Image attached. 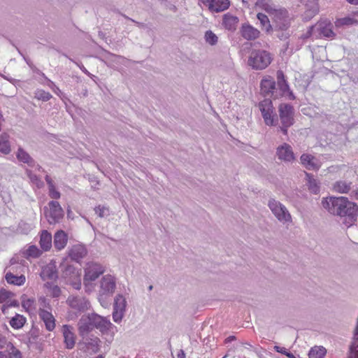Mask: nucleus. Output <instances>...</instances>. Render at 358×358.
<instances>
[{
    "mask_svg": "<svg viewBox=\"0 0 358 358\" xmlns=\"http://www.w3.org/2000/svg\"><path fill=\"white\" fill-rule=\"evenodd\" d=\"M352 182L339 180L334 183V189L341 194L348 193L351 189Z\"/></svg>",
    "mask_w": 358,
    "mask_h": 358,
    "instance_id": "nucleus-27",
    "label": "nucleus"
},
{
    "mask_svg": "<svg viewBox=\"0 0 358 358\" xmlns=\"http://www.w3.org/2000/svg\"><path fill=\"white\" fill-rule=\"evenodd\" d=\"M40 316L43 320L47 330L52 331L55 327V319L52 315L46 310H42Z\"/></svg>",
    "mask_w": 358,
    "mask_h": 358,
    "instance_id": "nucleus-24",
    "label": "nucleus"
},
{
    "mask_svg": "<svg viewBox=\"0 0 358 358\" xmlns=\"http://www.w3.org/2000/svg\"><path fill=\"white\" fill-rule=\"evenodd\" d=\"M40 276L43 280H55L58 278L56 266L54 264H49L42 268Z\"/></svg>",
    "mask_w": 358,
    "mask_h": 358,
    "instance_id": "nucleus-18",
    "label": "nucleus"
},
{
    "mask_svg": "<svg viewBox=\"0 0 358 358\" xmlns=\"http://www.w3.org/2000/svg\"><path fill=\"white\" fill-rule=\"evenodd\" d=\"M80 69L82 70V71L83 73H85V74H87V76H92V75L83 66H80Z\"/></svg>",
    "mask_w": 358,
    "mask_h": 358,
    "instance_id": "nucleus-61",
    "label": "nucleus"
},
{
    "mask_svg": "<svg viewBox=\"0 0 358 358\" xmlns=\"http://www.w3.org/2000/svg\"><path fill=\"white\" fill-rule=\"evenodd\" d=\"M275 31V36L281 41H286L290 36L289 30H274Z\"/></svg>",
    "mask_w": 358,
    "mask_h": 358,
    "instance_id": "nucleus-44",
    "label": "nucleus"
},
{
    "mask_svg": "<svg viewBox=\"0 0 358 358\" xmlns=\"http://www.w3.org/2000/svg\"><path fill=\"white\" fill-rule=\"evenodd\" d=\"M101 341L97 337L91 338L86 343L87 348L93 353H96L99 350V344Z\"/></svg>",
    "mask_w": 358,
    "mask_h": 358,
    "instance_id": "nucleus-34",
    "label": "nucleus"
},
{
    "mask_svg": "<svg viewBox=\"0 0 358 358\" xmlns=\"http://www.w3.org/2000/svg\"><path fill=\"white\" fill-rule=\"evenodd\" d=\"M206 4L211 12H222L227 10L230 5L229 0H206Z\"/></svg>",
    "mask_w": 358,
    "mask_h": 358,
    "instance_id": "nucleus-16",
    "label": "nucleus"
},
{
    "mask_svg": "<svg viewBox=\"0 0 358 358\" xmlns=\"http://www.w3.org/2000/svg\"><path fill=\"white\" fill-rule=\"evenodd\" d=\"M96 214L100 217H106L110 215L109 208L104 206H98L94 208Z\"/></svg>",
    "mask_w": 358,
    "mask_h": 358,
    "instance_id": "nucleus-40",
    "label": "nucleus"
},
{
    "mask_svg": "<svg viewBox=\"0 0 358 358\" xmlns=\"http://www.w3.org/2000/svg\"><path fill=\"white\" fill-rule=\"evenodd\" d=\"M68 241L67 234L62 230L57 231L54 236V246L58 250H61L64 248Z\"/></svg>",
    "mask_w": 358,
    "mask_h": 358,
    "instance_id": "nucleus-22",
    "label": "nucleus"
},
{
    "mask_svg": "<svg viewBox=\"0 0 358 358\" xmlns=\"http://www.w3.org/2000/svg\"><path fill=\"white\" fill-rule=\"evenodd\" d=\"M319 11V7L317 3H313L310 8L306 10L305 13V18H310L315 15Z\"/></svg>",
    "mask_w": 358,
    "mask_h": 358,
    "instance_id": "nucleus-42",
    "label": "nucleus"
},
{
    "mask_svg": "<svg viewBox=\"0 0 358 358\" xmlns=\"http://www.w3.org/2000/svg\"><path fill=\"white\" fill-rule=\"evenodd\" d=\"M204 37L206 43L210 45H215L217 43V36L210 30L206 31Z\"/></svg>",
    "mask_w": 358,
    "mask_h": 358,
    "instance_id": "nucleus-38",
    "label": "nucleus"
},
{
    "mask_svg": "<svg viewBox=\"0 0 358 358\" xmlns=\"http://www.w3.org/2000/svg\"><path fill=\"white\" fill-rule=\"evenodd\" d=\"M10 348L8 350V358H22L21 352L13 344H9Z\"/></svg>",
    "mask_w": 358,
    "mask_h": 358,
    "instance_id": "nucleus-41",
    "label": "nucleus"
},
{
    "mask_svg": "<svg viewBox=\"0 0 358 358\" xmlns=\"http://www.w3.org/2000/svg\"><path fill=\"white\" fill-rule=\"evenodd\" d=\"M49 208H45V216L50 224H55L60 222L64 216V210L59 202L51 201L48 203Z\"/></svg>",
    "mask_w": 358,
    "mask_h": 358,
    "instance_id": "nucleus-10",
    "label": "nucleus"
},
{
    "mask_svg": "<svg viewBox=\"0 0 358 358\" xmlns=\"http://www.w3.org/2000/svg\"><path fill=\"white\" fill-rule=\"evenodd\" d=\"M0 358H8V355L5 351H0Z\"/></svg>",
    "mask_w": 358,
    "mask_h": 358,
    "instance_id": "nucleus-60",
    "label": "nucleus"
},
{
    "mask_svg": "<svg viewBox=\"0 0 358 358\" xmlns=\"http://www.w3.org/2000/svg\"><path fill=\"white\" fill-rule=\"evenodd\" d=\"M72 330L73 328L71 326L66 324L62 326L64 341L67 349H72L76 343L75 336Z\"/></svg>",
    "mask_w": 358,
    "mask_h": 358,
    "instance_id": "nucleus-17",
    "label": "nucleus"
},
{
    "mask_svg": "<svg viewBox=\"0 0 358 358\" xmlns=\"http://www.w3.org/2000/svg\"><path fill=\"white\" fill-rule=\"evenodd\" d=\"M45 180L48 185V189L49 188H52L53 187H55V184L53 182V180H52V178L49 176H46L45 177Z\"/></svg>",
    "mask_w": 358,
    "mask_h": 358,
    "instance_id": "nucleus-51",
    "label": "nucleus"
},
{
    "mask_svg": "<svg viewBox=\"0 0 358 358\" xmlns=\"http://www.w3.org/2000/svg\"><path fill=\"white\" fill-rule=\"evenodd\" d=\"M278 113L281 123L279 129L284 135H287L288 128L294 123V108L289 103H282L278 106Z\"/></svg>",
    "mask_w": 358,
    "mask_h": 358,
    "instance_id": "nucleus-5",
    "label": "nucleus"
},
{
    "mask_svg": "<svg viewBox=\"0 0 358 358\" xmlns=\"http://www.w3.org/2000/svg\"><path fill=\"white\" fill-rule=\"evenodd\" d=\"M105 271L104 267L98 263L90 262L85 268L83 282L87 286L90 282L96 280Z\"/></svg>",
    "mask_w": 358,
    "mask_h": 358,
    "instance_id": "nucleus-11",
    "label": "nucleus"
},
{
    "mask_svg": "<svg viewBox=\"0 0 358 358\" xmlns=\"http://www.w3.org/2000/svg\"><path fill=\"white\" fill-rule=\"evenodd\" d=\"M111 326L112 323L109 320L95 313L83 315L78 322V332L83 338L95 328L105 332L108 331Z\"/></svg>",
    "mask_w": 358,
    "mask_h": 358,
    "instance_id": "nucleus-3",
    "label": "nucleus"
},
{
    "mask_svg": "<svg viewBox=\"0 0 358 358\" xmlns=\"http://www.w3.org/2000/svg\"><path fill=\"white\" fill-rule=\"evenodd\" d=\"M49 196L54 199H58L60 198V192H58L55 187H53L52 188H49Z\"/></svg>",
    "mask_w": 358,
    "mask_h": 358,
    "instance_id": "nucleus-47",
    "label": "nucleus"
},
{
    "mask_svg": "<svg viewBox=\"0 0 358 358\" xmlns=\"http://www.w3.org/2000/svg\"><path fill=\"white\" fill-rule=\"evenodd\" d=\"M60 292V289L57 286H55L54 288V296H57L59 293Z\"/></svg>",
    "mask_w": 358,
    "mask_h": 358,
    "instance_id": "nucleus-63",
    "label": "nucleus"
},
{
    "mask_svg": "<svg viewBox=\"0 0 358 358\" xmlns=\"http://www.w3.org/2000/svg\"><path fill=\"white\" fill-rule=\"evenodd\" d=\"M25 173L29 179L30 182L33 185H36L38 189H41L44 186L43 182L37 175L34 174L32 171L26 169Z\"/></svg>",
    "mask_w": 358,
    "mask_h": 358,
    "instance_id": "nucleus-29",
    "label": "nucleus"
},
{
    "mask_svg": "<svg viewBox=\"0 0 358 358\" xmlns=\"http://www.w3.org/2000/svg\"><path fill=\"white\" fill-rule=\"evenodd\" d=\"M127 301L122 294H117L114 300L113 319L115 322L119 323L124 317Z\"/></svg>",
    "mask_w": 358,
    "mask_h": 358,
    "instance_id": "nucleus-12",
    "label": "nucleus"
},
{
    "mask_svg": "<svg viewBox=\"0 0 358 358\" xmlns=\"http://www.w3.org/2000/svg\"><path fill=\"white\" fill-rule=\"evenodd\" d=\"M14 296V294L5 289H0V303H4L6 300L10 299Z\"/></svg>",
    "mask_w": 358,
    "mask_h": 358,
    "instance_id": "nucleus-43",
    "label": "nucleus"
},
{
    "mask_svg": "<svg viewBox=\"0 0 358 358\" xmlns=\"http://www.w3.org/2000/svg\"><path fill=\"white\" fill-rule=\"evenodd\" d=\"M36 337H37V336H36V335H35V334H34V331H30V332L29 333V341H28V342H29V343H33V342L35 341V339H36Z\"/></svg>",
    "mask_w": 358,
    "mask_h": 358,
    "instance_id": "nucleus-53",
    "label": "nucleus"
},
{
    "mask_svg": "<svg viewBox=\"0 0 358 358\" xmlns=\"http://www.w3.org/2000/svg\"><path fill=\"white\" fill-rule=\"evenodd\" d=\"M9 344L13 343L8 341L7 338L4 336L0 334V349L6 348L7 350H8L10 348V345Z\"/></svg>",
    "mask_w": 358,
    "mask_h": 358,
    "instance_id": "nucleus-46",
    "label": "nucleus"
},
{
    "mask_svg": "<svg viewBox=\"0 0 358 358\" xmlns=\"http://www.w3.org/2000/svg\"><path fill=\"white\" fill-rule=\"evenodd\" d=\"M40 245L43 250L47 251L52 246V236L46 230H43L41 234Z\"/></svg>",
    "mask_w": 358,
    "mask_h": 358,
    "instance_id": "nucleus-25",
    "label": "nucleus"
},
{
    "mask_svg": "<svg viewBox=\"0 0 358 358\" xmlns=\"http://www.w3.org/2000/svg\"><path fill=\"white\" fill-rule=\"evenodd\" d=\"M357 20L350 17H343L339 19L336 22V26H343V25H352L357 24Z\"/></svg>",
    "mask_w": 358,
    "mask_h": 358,
    "instance_id": "nucleus-39",
    "label": "nucleus"
},
{
    "mask_svg": "<svg viewBox=\"0 0 358 358\" xmlns=\"http://www.w3.org/2000/svg\"><path fill=\"white\" fill-rule=\"evenodd\" d=\"M66 303L72 310L79 314L85 313L91 308L90 301L83 296L70 295L66 300Z\"/></svg>",
    "mask_w": 358,
    "mask_h": 358,
    "instance_id": "nucleus-9",
    "label": "nucleus"
},
{
    "mask_svg": "<svg viewBox=\"0 0 358 358\" xmlns=\"http://www.w3.org/2000/svg\"><path fill=\"white\" fill-rule=\"evenodd\" d=\"M34 98L43 101H48L52 98V95L43 90H37L34 92Z\"/></svg>",
    "mask_w": 358,
    "mask_h": 358,
    "instance_id": "nucleus-36",
    "label": "nucleus"
},
{
    "mask_svg": "<svg viewBox=\"0 0 358 358\" xmlns=\"http://www.w3.org/2000/svg\"><path fill=\"white\" fill-rule=\"evenodd\" d=\"M276 155L280 160L285 162H291L295 159L292 147L286 143L278 147Z\"/></svg>",
    "mask_w": 358,
    "mask_h": 358,
    "instance_id": "nucleus-14",
    "label": "nucleus"
},
{
    "mask_svg": "<svg viewBox=\"0 0 358 358\" xmlns=\"http://www.w3.org/2000/svg\"><path fill=\"white\" fill-rule=\"evenodd\" d=\"M241 36L248 41L255 40L259 36L260 31L252 25L244 23L240 29Z\"/></svg>",
    "mask_w": 358,
    "mask_h": 358,
    "instance_id": "nucleus-15",
    "label": "nucleus"
},
{
    "mask_svg": "<svg viewBox=\"0 0 358 358\" xmlns=\"http://www.w3.org/2000/svg\"><path fill=\"white\" fill-rule=\"evenodd\" d=\"M7 80H8L9 82H10L11 83H13V85H16L17 83H18L20 82V80H16V79H14V78H7V77H4Z\"/></svg>",
    "mask_w": 358,
    "mask_h": 358,
    "instance_id": "nucleus-58",
    "label": "nucleus"
},
{
    "mask_svg": "<svg viewBox=\"0 0 358 358\" xmlns=\"http://www.w3.org/2000/svg\"><path fill=\"white\" fill-rule=\"evenodd\" d=\"M78 281L77 282H71V283L72 284V285L73 286V287L76 289H80V287H81V282H80V279L79 278V277L78 278Z\"/></svg>",
    "mask_w": 358,
    "mask_h": 358,
    "instance_id": "nucleus-54",
    "label": "nucleus"
},
{
    "mask_svg": "<svg viewBox=\"0 0 358 358\" xmlns=\"http://www.w3.org/2000/svg\"><path fill=\"white\" fill-rule=\"evenodd\" d=\"M62 276L65 278L71 279L73 277L78 278L79 275L78 271L73 266L66 265L62 271Z\"/></svg>",
    "mask_w": 358,
    "mask_h": 358,
    "instance_id": "nucleus-33",
    "label": "nucleus"
},
{
    "mask_svg": "<svg viewBox=\"0 0 358 358\" xmlns=\"http://www.w3.org/2000/svg\"><path fill=\"white\" fill-rule=\"evenodd\" d=\"M327 353V350L322 346L312 348L308 353L309 358H323Z\"/></svg>",
    "mask_w": 358,
    "mask_h": 358,
    "instance_id": "nucleus-30",
    "label": "nucleus"
},
{
    "mask_svg": "<svg viewBox=\"0 0 358 358\" xmlns=\"http://www.w3.org/2000/svg\"><path fill=\"white\" fill-rule=\"evenodd\" d=\"M87 255V250L83 245H73L69 252L70 258L78 262L81 259L85 257Z\"/></svg>",
    "mask_w": 358,
    "mask_h": 358,
    "instance_id": "nucleus-19",
    "label": "nucleus"
},
{
    "mask_svg": "<svg viewBox=\"0 0 358 358\" xmlns=\"http://www.w3.org/2000/svg\"><path fill=\"white\" fill-rule=\"evenodd\" d=\"M16 157L20 162L27 164L30 167H35L36 161L23 148H19L17 149Z\"/></svg>",
    "mask_w": 358,
    "mask_h": 358,
    "instance_id": "nucleus-23",
    "label": "nucleus"
},
{
    "mask_svg": "<svg viewBox=\"0 0 358 358\" xmlns=\"http://www.w3.org/2000/svg\"><path fill=\"white\" fill-rule=\"evenodd\" d=\"M177 358H185V352L182 350H180L178 355H177Z\"/></svg>",
    "mask_w": 358,
    "mask_h": 358,
    "instance_id": "nucleus-59",
    "label": "nucleus"
},
{
    "mask_svg": "<svg viewBox=\"0 0 358 358\" xmlns=\"http://www.w3.org/2000/svg\"><path fill=\"white\" fill-rule=\"evenodd\" d=\"M316 34V31H315V27L313 25V26H311L309 27L307 32L303 35V38H309L310 36H311L313 34Z\"/></svg>",
    "mask_w": 358,
    "mask_h": 358,
    "instance_id": "nucleus-49",
    "label": "nucleus"
},
{
    "mask_svg": "<svg viewBox=\"0 0 358 358\" xmlns=\"http://www.w3.org/2000/svg\"><path fill=\"white\" fill-rule=\"evenodd\" d=\"M9 135L3 133L0 136V152L4 155L10 152V145L9 143Z\"/></svg>",
    "mask_w": 358,
    "mask_h": 358,
    "instance_id": "nucleus-26",
    "label": "nucleus"
},
{
    "mask_svg": "<svg viewBox=\"0 0 358 358\" xmlns=\"http://www.w3.org/2000/svg\"><path fill=\"white\" fill-rule=\"evenodd\" d=\"M6 280L9 284L22 285L25 282V277L23 275L18 276L15 275L11 273H7L6 275Z\"/></svg>",
    "mask_w": 358,
    "mask_h": 358,
    "instance_id": "nucleus-28",
    "label": "nucleus"
},
{
    "mask_svg": "<svg viewBox=\"0 0 358 358\" xmlns=\"http://www.w3.org/2000/svg\"><path fill=\"white\" fill-rule=\"evenodd\" d=\"M300 160L301 163L308 170H317L320 168L317 160L311 155L303 154Z\"/></svg>",
    "mask_w": 358,
    "mask_h": 358,
    "instance_id": "nucleus-21",
    "label": "nucleus"
},
{
    "mask_svg": "<svg viewBox=\"0 0 358 358\" xmlns=\"http://www.w3.org/2000/svg\"><path fill=\"white\" fill-rule=\"evenodd\" d=\"M290 27L289 19H285L283 20H277V22H274V28L273 30H289Z\"/></svg>",
    "mask_w": 358,
    "mask_h": 358,
    "instance_id": "nucleus-35",
    "label": "nucleus"
},
{
    "mask_svg": "<svg viewBox=\"0 0 358 358\" xmlns=\"http://www.w3.org/2000/svg\"><path fill=\"white\" fill-rule=\"evenodd\" d=\"M25 322L26 318L24 316L19 314H16V315L12 317L10 320V326L15 329L22 328L25 324Z\"/></svg>",
    "mask_w": 358,
    "mask_h": 358,
    "instance_id": "nucleus-31",
    "label": "nucleus"
},
{
    "mask_svg": "<svg viewBox=\"0 0 358 358\" xmlns=\"http://www.w3.org/2000/svg\"><path fill=\"white\" fill-rule=\"evenodd\" d=\"M286 356L289 358H296V357L290 352H286Z\"/></svg>",
    "mask_w": 358,
    "mask_h": 358,
    "instance_id": "nucleus-64",
    "label": "nucleus"
},
{
    "mask_svg": "<svg viewBox=\"0 0 358 358\" xmlns=\"http://www.w3.org/2000/svg\"><path fill=\"white\" fill-rule=\"evenodd\" d=\"M116 288L115 278L110 275L102 277L99 290V300L101 303L114 293Z\"/></svg>",
    "mask_w": 358,
    "mask_h": 358,
    "instance_id": "nucleus-7",
    "label": "nucleus"
},
{
    "mask_svg": "<svg viewBox=\"0 0 358 358\" xmlns=\"http://www.w3.org/2000/svg\"><path fill=\"white\" fill-rule=\"evenodd\" d=\"M235 339H236V337L234 336H229L228 338H227L225 339V343L231 342L232 341H234Z\"/></svg>",
    "mask_w": 358,
    "mask_h": 358,
    "instance_id": "nucleus-62",
    "label": "nucleus"
},
{
    "mask_svg": "<svg viewBox=\"0 0 358 358\" xmlns=\"http://www.w3.org/2000/svg\"><path fill=\"white\" fill-rule=\"evenodd\" d=\"M272 59L269 52L264 50H253L248 59V65L253 69L263 70L271 64Z\"/></svg>",
    "mask_w": 358,
    "mask_h": 358,
    "instance_id": "nucleus-4",
    "label": "nucleus"
},
{
    "mask_svg": "<svg viewBox=\"0 0 358 358\" xmlns=\"http://www.w3.org/2000/svg\"><path fill=\"white\" fill-rule=\"evenodd\" d=\"M274 22H277V20H283L285 19H289L288 12L285 8H280L278 10H275L274 11Z\"/></svg>",
    "mask_w": 358,
    "mask_h": 358,
    "instance_id": "nucleus-37",
    "label": "nucleus"
},
{
    "mask_svg": "<svg viewBox=\"0 0 358 358\" xmlns=\"http://www.w3.org/2000/svg\"><path fill=\"white\" fill-rule=\"evenodd\" d=\"M34 302L33 300L28 299L27 301H22V306L25 308H27L31 306V303Z\"/></svg>",
    "mask_w": 358,
    "mask_h": 358,
    "instance_id": "nucleus-55",
    "label": "nucleus"
},
{
    "mask_svg": "<svg viewBox=\"0 0 358 358\" xmlns=\"http://www.w3.org/2000/svg\"><path fill=\"white\" fill-rule=\"evenodd\" d=\"M322 207L330 214L343 218V223L347 227L352 226L358 217V206L344 196L323 198Z\"/></svg>",
    "mask_w": 358,
    "mask_h": 358,
    "instance_id": "nucleus-1",
    "label": "nucleus"
},
{
    "mask_svg": "<svg viewBox=\"0 0 358 358\" xmlns=\"http://www.w3.org/2000/svg\"><path fill=\"white\" fill-rule=\"evenodd\" d=\"M122 15L124 18H126V19H127V20H131V22H134L136 24H137V26H138V27H141V28H145V24L144 23H143V22H137V21H135L134 20H133V19H131V18L129 17L128 16H127V15H124V14H122Z\"/></svg>",
    "mask_w": 358,
    "mask_h": 358,
    "instance_id": "nucleus-50",
    "label": "nucleus"
},
{
    "mask_svg": "<svg viewBox=\"0 0 358 358\" xmlns=\"http://www.w3.org/2000/svg\"><path fill=\"white\" fill-rule=\"evenodd\" d=\"M257 19L259 20L262 29H264L266 32H270V31L273 30L272 26L270 24V21L267 15L264 13H258L257 15Z\"/></svg>",
    "mask_w": 358,
    "mask_h": 358,
    "instance_id": "nucleus-32",
    "label": "nucleus"
},
{
    "mask_svg": "<svg viewBox=\"0 0 358 358\" xmlns=\"http://www.w3.org/2000/svg\"><path fill=\"white\" fill-rule=\"evenodd\" d=\"M268 206L278 221L282 223L292 222V216L287 208L280 201L271 199Z\"/></svg>",
    "mask_w": 358,
    "mask_h": 358,
    "instance_id": "nucleus-8",
    "label": "nucleus"
},
{
    "mask_svg": "<svg viewBox=\"0 0 358 358\" xmlns=\"http://www.w3.org/2000/svg\"><path fill=\"white\" fill-rule=\"evenodd\" d=\"M28 251L29 252V255H34V252L37 251V248L35 246L31 245L29 248Z\"/></svg>",
    "mask_w": 358,
    "mask_h": 358,
    "instance_id": "nucleus-57",
    "label": "nucleus"
},
{
    "mask_svg": "<svg viewBox=\"0 0 358 358\" xmlns=\"http://www.w3.org/2000/svg\"><path fill=\"white\" fill-rule=\"evenodd\" d=\"M18 52H19V53H20V54L23 57V58H24V60L26 61L27 64L29 66H31V67L34 69V71L35 72H36V73H38L39 75L42 76L43 77H44L45 79H47V80H48V79L45 77V74H44L41 71H40L39 69H37V68H36V67L33 68V67L31 66V65L30 62H29V59H27V58H26V57L22 55V53H21V52H20L19 50H18Z\"/></svg>",
    "mask_w": 358,
    "mask_h": 358,
    "instance_id": "nucleus-48",
    "label": "nucleus"
},
{
    "mask_svg": "<svg viewBox=\"0 0 358 358\" xmlns=\"http://www.w3.org/2000/svg\"><path fill=\"white\" fill-rule=\"evenodd\" d=\"M8 306L9 307H18L19 306V302L17 300H13L10 301L9 303H8Z\"/></svg>",
    "mask_w": 358,
    "mask_h": 358,
    "instance_id": "nucleus-56",
    "label": "nucleus"
},
{
    "mask_svg": "<svg viewBox=\"0 0 358 358\" xmlns=\"http://www.w3.org/2000/svg\"><path fill=\"white\" fill-rule=\"evenodd\" d=\"M316 36L318 37H325L333 38L336 34L333 31V25L329 21H322L317 22L315 25Z\"/></svg>",
    "mask_w": 358,
    "mask_h": 358,
    "instance_id": "nucleus-13",
    "label": "nucleus"
},
{
    "mask_svg": "<svg viewBox=\"0 0 358 358\" xmlns=\"http://www.w3.org/2000/svg\"><path fill=\"white\" fill-rule=\"evenodd\" d=\"M277 83L271 76L264 77L260 83V90L262 94L265 97H271L274 99L287 96L289 100L296 99L292 91L285 79L282 71H278L276 73Z\"/></svg>",
    "mask_w": 358,
    "mask_h": 358,
    "instance_id": "nucleus-2",
    "label": "nucleus"
},
{
    "mask_svg": "<svg viewBox=\"0 0 358 358\" xmlns=\"http://www.w3.org/2000/svg\"><path fill=\"white\" fill-rule=\"evenodd\" d=\"M274 349L276 352L283 354L285 355H286V352H288L286 348L278 345L274 346Z\"/></svg>",
    "mask_w": 358,
    "mask_h": 358,
    "instance_id": "nucleus-52",
    "label": "nucleus"
},
{
    "mask_svg": "<svg viewBox=\"0 0 358 358\" xmlns=\"http://www.w3.org/2000/svg\"><path fill=\"white\" fill-rule=\"evenodd\" d=\"M264 123L267 126H274L278 122L276 114L274 113L273 103L270 99L266 98L258 103Z\"/></svg>",
    "mask_w": 358,
    "mask_h": 358,
    "instance_id": "nucleus-6",
    "label": "nucleus"
},
{
    "mask_svg": "<svg viewBox=\"0 0 358 358\" xmlns=\"http://www.w3.org/2000/svg\"><path fill=\"white\" fill-rule=\"evenodd\" d=\"M239 22L238 18L231 15V13H228L223 15L222 17V25L224 27L229 30L234 31L236 30L237 24Z\"/></svg>",
    "mask_w": 358,
    "mask_h": 358,
    "instance_id": "nucleus-20",
    "label": "nucleus"
},
{
    "mask_svg": "<svg viewBox=\"0 0 358 358\" xmlns=\"http://www.w3.org/2000/svg\"><path fill=\"white\" fill-rule=\"evenodd\" d=\"M308 189L311 192L317 194L320 192V187L317 185L315 179H310L308 181Z\"/></svg>",
    "mask_w": 358,
    "mask_h": 358,
    "instance_id": "nucleus-45",
    "label": "nucleus"
}]
</instances>
